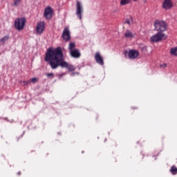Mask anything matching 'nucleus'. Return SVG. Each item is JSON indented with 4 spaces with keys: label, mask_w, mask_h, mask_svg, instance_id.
<instances>
[{
    "label": "nucleus",
    "mask_w": 177,
    "mask_h": 177,
    "mask_svg": "<svg viewBox=\"0 0 177 177\" xmlns=\"http://www.w3.org/2000/svg\"><path fill=\"white\" fill-rule=\"evenodd\" d=\"M21 1V0H15L14 1V6H17L20 3Z\"/></svg>",
    "instance_id": "22"
},
{
    "label": "nucleus",
    "mask_w": 177,
    "mask_h": 177,
    "mask_svg": "<svg viewBox=\"0 0 177 177\" xmlns=\"http://www.w3.org/2000/svg\"><path fill=\"white\" fill-rule=\"evenodd\" d=\"M62 39L65 41H69L71 39V32L68 28H64V32H62Z\"/></svg>",
    "instance_id": "6"
},
{
    "label": "nucleus",
    "mask_w": 177,
    "mask_h": 177,
    "mask_svg": "<svg viewBox=\"0 0 177 177\" xmlns=\"http://www.w3.org/2000/svg\"><path fill=\"white\" fill-rule=\"evenodd\" d=\"M140 53L137 50H130L128 52V57L131 59H135L139 56Z\"/></svg>",
    "instance_id": "7"
},
{
    "label": "nucleus",
    "mask_w": 177,
    "mask_h": 177,
    "mask_svg": "<svg viewBox=\"0 0 177 177\" xmlns=\"http://www.w3.org/2000/svg\"><path fill=\"white\" fill-rule=\"evenodd\" d=\"M26 23L25 17L17 18L15 22V27L18 30H23Z\"/></svg>",
    "instance_id": "3"
},
{
    "label": "nucleus",
    "mask_w": 177,
    "mask_h": 177,
    "mask_svg": "<svg viewBox=\"0 0 177 177\" xmlns=\"http://www.w3.org/2000/svg\"><path fill=\"white\" fill-rule=\"evenodd\" d=\"M95 62H97L98 64L101 66H103L104 64V59L100 55V53H95Z\"/></svg>",
    "instance_id": "11"
},
{
    "label": "nucleus",
    "mask_w": 177,
    "mask_h": 177,
    "mask_svg": "<svg viewBox=\"0 0 177 177\" xmlns=\"http://www.w3.org/2000/svg\"><path fill=\"white\" fill-rule=\"evenodd\" d=\"M46 76L50 79H53L55 77V75L54 73H46Z\"/></svg>",
    "instance_id": "20"
},
{
    "label": "nucleus",
    "mask_w": 177,
    "mask_h": 177,
    "mask_svg": "<svg viewBox=\"0 0 177 177\" xmlns=\"http://www.w3.org/2000/svg\"><path fill=\"white\" fill-rule=\"evenodd\" d=\"M124 36L126 38H133V37H134V35L129 30H126Z\"/></svg>",
    "instance_id": "14"
},
{
    "label": "nucleus",
    "mask_w": 177,
    "mask_h": 177,
    "mask_svg": "<svg viewBox=\"0 0 177 177\" xmlns=\"http://www.w3.org/2000/svg\"><path fill=\"white\" fill-rule=\"evenodd\" d=\"M139 48L141 50V51L143 53L147 51V47L144 46L143 44H140Z\"/></svg>",
    "instance_id": "19"
},
{
    "label": "nucleus",
    "mask_w": 177,
    "mask_h": 177,
    "mask_svg": "<svg viewBox=\"0 0 177 177\" xmlns=\"http://www.w3.org/2000/svg\"><path fill=\"white\" fill-rule=\"evenodd\" d=\"M75 75H80V73H77V72L72 73V75H73V76Z\"/></svg>",
    "instance_id": "26"
},
{
    "label": "nucleus",
    "mask_w": 177,
    "mask_h": 177,
    "mask_svg": "<svg viewBox=\"0 0 177 177\" xmlns=\"http://www.w3.org/2000/svg\"><path fill=\"white\" fill-rule=\"evenodd\" d=\"M153 25L158 32H165L167 28V24L163 21L156 20Z\"/></svg>",
    "instance_id": "2"
},
{
    "label": "nucleus",
    "mask_w": 177,
    "mask_h": 177,
    "mask_svg": "<svg viewBox=\"0 0 177 177\" xmlns=\"http://www.w3.org/2000/svg\"><path fill=\"white\" fill-rule=\"evenodd\" d=\"M9 39H10V36L9 35H6V36L2 37L0 39V44L3 46L6 44V42L9 40Z\"/></svg>",
    "instance_id": "15"
},
{
    "label": "nucleus",
    "mask_w": 177,
    "mask_h": 177,
    "mask_svg": "<svg viewBox=\"0 0 177 177\" xmlns=\"http://www.w3.org/2000/svg\"><path fill=\"white\" fill-rule=\"evenodd\" d=\"M84 12V9L80 1H76V16L78 17L79 19L82 20V14Z\"/></svg>",
    "instance_id": "5"
},
{
    "label": "nucleus",
    "mask_w": 177,
    "mask_h": 177,
    "mask_svg": "<svg viewBox=\"0 0 177 177\" xmlns=\"http://www.w3.org/2000/svg\"><path fill=\"white\" fill-rule=\"evenodd\" d=\"M173 7V3L171 0H165L162 3V8L165 10H169Z\"/></svg>",
    "instance_id": "10"
},
{
    "label": "nucleus",
    "mask_w": 177,
    "mask_h": 177,
    "mask_svg": "<svg viewBox=\"0 0 177 177\" xmlns=\"http://www.w3.org/2000/svg\"><path fill=\"white\" fill-rule=\"evenodd\" d=\"M39 79L37 78V77H34L32 79L30 80V82L33 83V84H35L38 82Z\"/></svg>",
    "instance_id": "21"
},
{
    "label": "nucleus",
    "mask_w": 177,
    "mask_h": 177,
    "mask_svg": "<svg viewBox=\"0 0 177 177\" xmlns=\"http://www.w3.org/2000/svg\"><path fill=\"white\" fill-rule=\"evenodd\" d=\"M53 10L52 8L48 6L45 9L44 11V17H46V19H50L53 17Z\"/></svg>",
    "instance_id": "8"
},
{
    "label": "nucleus",
    "mask_w": 177,
    "mask_h": 177,
    "mask_svg": "<svg viewBox=\"0 0 177 177\" xmlns=\"http://www.w3.org/2000/svg\"><path fill=\"white\" fill-rule=\"evenodd\" d=\"M126 24L130 25V24H131V22H130V21H129V19H127V20L126 21Z\"/></svg>",
    "instance_id": "25"
},
{
    "label": "nucleus",
    "mask_w": 177,
    "mask_h": 177,
    "mask_svg": "<svg viewBox=\"0 0 177 177\" xmlns=\"http://www.w3.org/2000/svg\"><path fill=\"white\" fill-rule=\"evenodd\" d=\"M133 1H135V2H136V1H138V0H133Z\"/></svg>",
    "instance_id": "28"
},
{
    "label": "nucleus",
    "mask_w": 177,
    "mask_h": 177,
    "mask_svg": "<svg viewBox=\"0 0 177 177\" xmlns=\"http://www.w3.org/2000/svg\"><path fill=\"white\" fill-rule=\"evenodd\" d=\"M166 39H167L166 35L160 32H158L157 34L150 37L151 41L155 42V43L161 41L162 40H165Z\"/></svg>",
    "instance_id": "4"
},
{
    "label": "nucleus",
    "mask_w": 177,
    "mask_h": 177,
    "mask_svg": "<svg viewBox=\"0 0 177 177\" xmlns=\"http://www.w3.org/2000/svg\"><path fill=\"white\" fill-rule=\"evenodd\" d=\"M131 0H120V6H127L131 3Z\"/></svg>",
    "instance_id": "16"
},
{
    "label": "nucleus",
    "mask_w": 177,
    "mask_h": 177,
    "mask_svg": "<svg viewBox=\"0 0 177 177\" xmlns=\"http://www.w3.org/2000/svg\"><path fill=\"white\" fill-rule=\"evenodd\" d=\"M45 30V23L40 22L37 24L36 32L37 34H42Z\"/></svg>",
    "instance_id": "9"
},
{
    "label": "nucleus",
    "mask_w": 177,
    "mask_h": 177,
    "mask_svg": "<svg viewBox=\"0 0 177 177\" xmlns=\"http://www.w3.org/2000/svg\"><path fill=\"white\" fill-rule=\"evenodd\" d=\"M64 55L61 47H57L55 49L48 48L47 50L45 61L48 62L51 69H57L59 66L61 68H66L69 72L75 71L76 67L73 64H69L64 62Z\"/></svg>",
    "instance_id": "1"
},
{
    "label": "nucleus",
    "mask_w": 177,
    "mask_h": 177,
    "mask_svg": "<svg viewBox=\"0 0 177 177\" xmlns=\"http://www.w3.org/2000/svg\"><path fill=\"white\" fill-rule=\"evenodd\" d=\"M24 86H27L30 83V81H24Z\"/></svg>",
    "instance_id": "23"
},
{
    "label": "nucleus",
    "mask_w": 177,
    "mask_h": 177,
    "mask_svg": "<svg viewBox=\"0 0 177 177\" xmlns=\"http://www.w3.org/2000/svg\"><path fill=\"white\" fill-rule=\"evenodd\" d=\"M167 66V65L166 64H162L160 65V67L162 68H166Z\"/></svg>",
    "instance_id": "24"
},
{
    "label": "nucleus",
    "mask_w": 177,
    "mask_h": 177,
    "mask_svg": "<svg viewBox=\"0 0 177 177\" xmlns=\"http://www.w3.org/2000/svg\"><path fill=\"white\" fill-rule=\"evenodd\" d=\"M17 174H18L19 176H20V175L21 174V171H19V172L17 173Z\"/></svg>",
    "instance_id": "27"
},
{
    "label": "nucleus",
    "mask_w": 177,
    "mask_h": 177,
    "mask_svg": "<svg viewBox=\"0 0 177 177\" xmlns=\"http://www.w3.org/2000/svg\"><path fill=\"white\" fill-rule=\"evenodd\" d=\"M69 53L71 54V56H72V57H74V58H79L81 56V53H80L78 49L72 50Z\"/></svg>",
    "instance_id": "12"
},
{
    "label": "nucleus",
    "mask_w": 177,
    "mask_h": 177,
    "mask_svg": "<svg viewBox=\"0 0 177 177\" xmlns=\"http://www.w3.org/2000/svg\"><path fill=\"white\" fill-rule=\"evenodd\" d=\"M76 45L75 42H71L69 43V46L68 47V50H69V53L77 49H75Z\"/></svg>",
    "instance_id": "13"
},
{
    "label": "nucleus",
    "mask_w": 177,
    "mask_h": 177,
    "mask_svg": "<svg viewBox=\"0 0 177 177\" xmlns=\"http://www.w3.org/2000/svg\"><path fill=\"white\" fill-rule=\"evenodd\" d=\"M170 54L171 55L177 56V47L171 48L170 49Z\"/></svg>",
    "instance_id": "17"
},
{
    "label": "nucleus",
    "mask_w": 177,
    "mask_h": 177,
    "mask_svg": "<svg viewBox=\"0 0 177 177\" xmlns=\"http://www.w3.org/2000/svg\"><path fill=\"white\" fill-rule=\"evenodd\" d=\"M170 172L173 175L177 174V167L176 166H172L170 169Z\"/></svg>",
    "instance_id": "18"
}]
</instances>
